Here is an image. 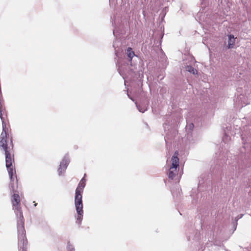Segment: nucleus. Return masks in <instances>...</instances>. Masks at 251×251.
<instances>
[{
	"label": "nucleus",
	"instance_id": "obj_1",
	"mask_svg": "<svg viewBox=\"0 0 251 251\" xmlns=\"http://www.w3.org/2000/svg\"><path fill=\"white\" fill-rule=\"evenodd\" d=\"M128 0H109V5L111 8L121 9L122 16L120 17L118 14L114 15L112 18V25L115 26L113 33L116 40L114 41L113 47L115 50V53L117 57L123 51L121 47V39L125 33V31L123 29L125 24L130 19V6L128 2Z\"/></svg>",
	"mask_w": 251,
	"mask_h": 251
},
{
	"label": "nucleus",
	"instance_id": "obj_2",
	"mask_svg": "<svg viewBox=\"0 0 251 251\" xmlns=\"http://www.w3.org/2000/svg\"><path fill=\"white\" fill-rule=\"evenodd\" d=\"M12 203L13 209L14 210L17 217L19 251H26L27 241L25 237L24 218L20 206V197L18 194H14L12 196Z\"/></svg>",
	"mask_w": 251,
	"mask_h": 251
},
{
	"label": "nucleus",
	"instance_id": "obj_3",
	"mask_svg": "<svg viewBox=\"0 0 251 251\" xmlns=\"http://www.w3.org/2000/svg\"><path fill=\"white\" fill-rule=\"evenodd\" d=\"M126 54L127 57V59L128 62H130V64L128 62H126L125 59L121 61L119 59L117 63L118 72L124 79L128 78L130 75L133 76L134 72H133V69L131 67L134 64L132 63V59L134 57H137V56L135 54L132 49L130 47L127 49Z\"/></svg>",
	"mask_w": 251,
	"mask_h": 251
},
{
	"label": "nucleus",
	"instance_id": "obj_4",
	"mask_svg": "<svg viewBox=\"0 0 251 251\" xmlns=\"http://www.w3.org/2000/svg\"><path fill=\"white\" fill-rule=\"evenodd\" d=\"M84 174V177L79 181L78 186L75 191V205L76 211V223L78 225L81 224L83 217V203H82V193L83 189L86 185V179Z\"/></svg>",
	"mask_w": 251,
	"mask_h": 251
},
{
	"label": "nucleus",
	"instance_id": "obj_5",
	"mask_svg": "<svg viewBox=\"0 0 251 251\" xmlns=\"http://www.w3.org/2000/svg\"><path fill=\"white\" fill-rule=\"evenodd\" d=\"M176 153L175 152L172 158V163L169 172L168 177L172 180L173 179L176 175L177 173V168L179 166V159L177 155H176Z\"/></svg>",
	"mask_w": 251,
	"mask_h": 251
},
{
	"label": "nucleus",
	"instance_id": "obj_6",
	"mask_svg": "<svg viewBox=\"0 0 251 251\" xmlns=\"http://www.w3.org/2000/svg\"><path fill=\"white\" fill-rule=\"evenodd\" d=\"M209 4L208 0H201V9L197 14V17L200 21L208 22V20L205 16L206 12H204V9ZM207 16V14L206 15Z\"/></svg>",
	"mask_w": 251,
	"mask_h": 251
},
{
	"label": "nucleus",
	"instance_id": "obj_7",
	"mask_svg": "<svg viewBox=\"0 0 251 251\" xmlns=\"http://www.w3.org/2000/svg\"><path fill=\"white\" fill-rule=\"evenodd\" d=\"M69 163V156L68 154H66L60 162L59 167L58 169V173L59 176H61L62 174L65 172Z\"/></svg>",
	"mask_w": 251,
	"mask_h": 251
},
{
	"label": "nucleus",
	"instance_id": "obj_8",
	"mask_svg": "<svg viewBox=\"0 0 251 251\" xmlns=\"http://www.w3.org/2000/svg\"><path fill=\"white\" fill-rule=\"evenodd\" d=\"M194 127V125L193 123H190L187 124L186 126V134L185 137L186 138L187 141L189 143H192L193 141V138L192 136V131Z\"/></svg>",
	"mask_w": 251,
	"mask_h": 251
},
{
	"label": "nucleus",
	"instance_id": "obj_9",
	"mask_svg": "<svg viewBox=\"0 0 251 251\" xmlns=\"http://www.w3.org/2000/svg\"><path fill=\"white\" fill-rule=\"evenodd\" d=\"M163 127L165 130V132H166V137H165V141L166 142V147H168L169 146V144H170L169 140L170 139V135L169 134V133L167 132V131H169L170 129L172 127V126L170 125L169 123L165 122L163 124Z\"/></svg>",
	"mask_w": 251,
	"mask_h": 251
},
{
	"label": "nucleus",
	"instance_id": "obj_10",
	"mask_svg": "<svg viewBox=\"0 0 251 251\" xmlns=\"http://www.w3.org/2000/svg\"><path fill=\"white\" fill-rule=\"evenodd\" d=\"M136 106L138 108V110L142 113L145 112L148 109V103H138L136 102H135Z\"/></svg>",
	"mask_w": 251,
	"mask_h": 251
},
{
	"label": "nucleus",
	"instance_id": "obj_11",
	"mask_svg": "<svg viewBox=\"0 0 251 251\" xmlns=\"http://www.w3.org/2000/svg\"><path fill=\"white\" fill-rule=\"evenodd\" d=\"M235 38L234 36L232 34L228 35V49H232L235 45Z\"/></svg>",
	"mask_w": 251,
	"mask_h": 251
},
{
	"label": "nucleus",
	"instance_id": "obj_12",
	"mask_svg": "<svg viewBox=\"0 0 251 251\" xmlns=\"http://www.w3.org/2000/svg\"><path fill=\"white\" fill-rule=\"evenodd\" d=\"M195 235L190 234L187 235V238L188 240H190L191 239L193 240H197L199 238L200 233L198 231L195 230L194 231Z\"/></svg>",
	"mask_w": 251,
	"mask_h": 251
},
{
	"label": "nucleus",
	"instance_id": "obj_13",
	"mask_svg": "<svg viewBox=\"0 0 251 251\" xmlns=\"http://www.w3.org/2000/svg\"><path fill=\"white\" fill-rule=\"evenodd\" d=\"M186 70L194 75L197 74L198 73L197 70L190 65L187 66L186 67Z\"/></svg>",
	"mask_w": 251,
	"mask_h": 251
},
{
	"label": "nucleus",
	"instance_id": "obj_14",
	"mask_svg": "<svg viewBox=\"0 0 251 251\" xmlns=\"http://www.w3.org/2000/svg\"><path fill=\"white\" fill-rule=\"evenodd\" d=\"M230 140V137L228 133L225 131L224 136L223 137V141L225 143H227Z\"/></svg>",
	"mask_w": 251,
	"mask_h": 251
},
{
	"label": "nucleus",
	"instance_id": "obj_15",
	"mask_svg": "<svg viewBox=\"0 0 251 251\" xmlns=\"http://www.w3.org/2000/svg\"><path fill=\"white\" fill-rule=\"evenodd\" d=\"M68 251H75L74 246L70 244V242H68L67 245Z\"/></svg>",
	"mask_w": 251,
	"mask_h": 251
},
{
	"label": "nucleus",
	"instance_id": "obj_16",
	"mask_svg": "<svg viewBox=\"0 0 251 251\" xmlns=\"http://www.w3.org/2000/svg\"><path fill=\"white\" fill-rule=\"evenodd\" d=\"M243 215H238L236 218H235V220H236V222L237 223V221L241 218L242 217H243Z\"/></svg>",
	"mask_w": 251,
	"mask_h": 251
},
{
	"label": "nucleus",
	"instance_id": "obj_17",
	"mask_svg": "<svg viewBox=\"0 0 251 251\" xmlns=\"http://www.w3.org/2000/svg\"><path fill=\"white\" fill-rule=\"evenodd\" d=\"M127 96H128V98H129L130 100H132V101H134V100L133 99V98L132 97H131L129 95V94H128V93H127Z\"/></svg>",
	"mask_w": 251,
	"mask_h": 251
},
{
	"label": "nucleus",
	"instance_id": "obj_18",
	"mask_svg": "<svg viewBox=\"0 0 251 251\" xmlns=\"http://www.w3.org/2000/svg\"><path fill=\"white\" fill-rule=\"evenodd\" d=\"M171 192H172V195H173V197H175L174 193L173 192V191H171Z\"/></svg>",
	"mask_w": 251,
	"mask_h": 251
},
{
	"label": "nucleus",
	"instance_id": "obj_19",
	"mask_svg": "<svg viewBox=\"0 0 251 251\" xmlns=\"http://www.w3.org/2000/svg\"><path fill=\"white\" fill-rule=\"evenodd\" d=\"M33 202H34V206H36L37 204V203H35V201H34Z\"/></svg>",
	"mask_w": 251,
	"mask_h": 251
},
{
	"label": "nucleus",
	"instance_id": "obj_20",
	"mask_svg": "<svg viewBox=\"0 0 251 251\" xmlns=\"http://www.w3.org/2000/svg\"><path fill=\"white\" fill-rule=\"evenodd\" d=\"M169 0H163V1H168Z\"/></svg>",
	"mask_w": 251,
	"mask_h": 251
},
{
	"label": "nucleus",
	"instance_id": "obj_21",
	"mask_svg": "<svg viewBox=\"0 0 251 251\" xmlns=\"http://www.w3.org/2000/svg\"><path fill=\"white\" fill-rule=\"evenodd\" d=\"M242 139L243 141L244 140V139H243V137H242Z\"/></svg>",
	"mask_w": 251,
	"mask_h": 251
},
{
	"label": "nucleus",
	"instance_id": "obj_22",
	"mask_svg": "<svg viewBox=\"0 0 251 251\" xmlns=\"http://www.w3.org/2000/svg\"><path fill=\"white\" fill-rule=\"evenodd\" d=\"M125 85H126V81H125Z\"/></svg>",
	"mask_w": 251,
	"mask_h": 251
}]
</instances>
